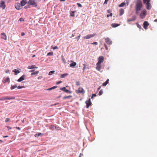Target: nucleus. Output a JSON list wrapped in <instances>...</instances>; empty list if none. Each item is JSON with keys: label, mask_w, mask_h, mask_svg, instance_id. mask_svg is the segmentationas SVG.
<instances>
[{"label": "nucleus", "mask_w": 157, "mask_h": 157, "mask_svg": "<svg viewBox=\"0 0 157 157\" xmlns=\"http://www.w3.org/2000/svg\"><path fill=\"white\" fill-rule=\"evenodd\" d=\"M143 8V5L141 0H136L135 2V8L136 13L139 14V11L141 10Z\"/></svg>", "instance_id": "nucleus-1"}, {"label": "nucleus", "mask_w": 157, "mask_h": 157, "mask_svg": "<svg viewBox=\"0 0 157 157\" xmlns=\"http://www.w3.org/2000/svg\"><path fill=\"white\" fill-rule=\"evenodd\" d=\"M147 14V11L145 10H143L140 15V17L141 19H144L146 15Z\"/></svg>", "instance_id": "nucleus-2"}, {"label": "nucleus", "mask_w": 157, "mask_h": 157, "mask_svg": "<svg viewBox=\"0 0 157 157\" xmlns=\"http://www.w3.org/2000/svg\"><path fill=\"white\" fill-rule=\"evenodd\" d=\"M76 93L77 94L82 93L84 94L85 93V91L82 87H80L78 90H76Z\"/></svg>", "instance_id": "nucleus-3"}, {"label": "nucleus", "mask_w": 157, "mask_h": 157, "mask_svg": "<svg viewBox=\"0 0 157 157\" xmlns=\"http://www.w3.org/2000/svg\"><path fill=\"white\" fill-rule=\"evenodd\" d=\"M6 7L5 2L3 1H1L0 2V7L3 9H4Z\"/></svg>", "instance_id": "nucleus-4"}, {"label": "nucleus", "mask_w": 157, "mask_h": 157, "mask_svg": "<svg viewBox=\"0 0 157 157\" xmlns=\"http://www.w3.org/2000/svg\"><path fill=\"white\" fill-rule=\"evenodd\" d=\"M95 34H92L87 35L85 36H84L83 38L84 39H89L91 37H93L95 36Z\"/></svg>", "instance_id": "nucleus-5"}, {"label": "nucleus", "mask_w": 157, "mask_h": 157, "mask_svg": "<svg viewBox=\"0 0 157 157\" xmlns=\"http://www.w3.org/2000/svg\"><path fill=\"white\" fill-rule=\"evenodd\" d=\"M102 68L101 63H98L96 64V69L98 71H100Z\"/></svg>", "instance_id": "nucleus-6"}, {"label": "nucleus", "mask_w": 157, "mask_h": 157, "mask_svg": "<svg viewBox=\"0 0 157 157\" xmlns=\"http://www.w3.org/2000/svg\"><path fill=\"white\" fill-rule=\"evenodd\" d=\"M15 8L18 10L21 9L22 8V7L21 6L20 3H17L15 5Z\"/></svg>", "instance_id": "nucleus-7"}, {"label": "nucleus", "mask_w": 157, "mask_h": 157, "mask_svg": "<svg viewBox=\"0 0 157 157\" xmlns=\"http://www.w3.org/2000/svg\"><path fill=\"white\" fill-rule=\"evenodd\" d=\"M86 108H88L90 105H91V102L90 101V98L89 100L86 101Z\"/></svg>", "instance_id": "nucleus-8"}, {"label": "nucleus", "mask_w": 157, "mask_h": 157, "mask_svg": "<svg viewBox=\"0 0 157 157\" xmlns=\"http://www.w3.org/2000/svg\"><path fill=\"white\" fill-rule=\"evenodd\" d=\"M13 98H10L7 96L3 97L2 98H0V100H10L12 99Z\"/></svg>", "instance_id": "nucleus-9"}, {"label": "nucleus", "mask_w": 157, "mask_h": 157, "mask_svg": "<svg viewBox=\"0 0 157 157\" xmlns=\"http://www.w3.org/2000/svg\"><path fill=\"white\" fill-rule=\"evenodd\" d=\"M149 25V24L147 21H145L144 22L143 24V27L144 29H147V27Z\"/></svg>", "instance_id": "nucleus-10"}, {"label": "nucleus", "mask_w": 157, "mask_h": 157, "mask_svg": "<svg viewBox=\"0 0 157 157\" xmlns=\"http://www.w3.org/2000/svg\"><path fill=\"white\" fill-rule=\"evenodd\" d=\"M104 60V57L102 56H100L98 58V63H101Z\"/></svg>", "instance_id": "nucleus-11"}, {"label": "nucleus", "mask_w": 157, "mask_h": 157, "mask_svg": "<svg viewBox=\"0 0 157 157\" xmlns=\"http://www.w3.org/2000/svg\"><path fill=\"white\" fill-rule=\"evenodd\" d=\"M105 41L106 43L108 44H112V41L109 38H105Z\"/></svg>", "instance_id": "nucleus-12"}, {"label": "nucleus", "mask_w": 157, "mask_h": 157, "mask_svg": "<svg viewBox=\"0 0 157 157\" xmlns=\"http://www.w3.org/2000/svg\"><path fill=\"white\" fill-rule=\"evenodd\" d=\"M60 90H62L63 91H64L65 92H66L67 93H71V92L69 90H68L65 87H63V88H60Z\"/></svg>", "instance_id": "nucleus-13"}, {"label": "nucleus", "mask_w": 157, "mask_h": 157, "mask_svg": "<svg viewBox=\"0 0 157 157\" xmlns=\"http://www.w3.org/2000/svg\"><path fill=\"white\" fill-rule=\"evenodd\" d=\"M136 19V17L135 16H134L132 17V18L128 19L127 20V21L128 22L134 21Z\"/></svg>", "instance_id": "nucleus-14"}, {"label": "nucleus", "mask_w": 157, "mask_h": 157, "mask_svg": "<svg viewBox=\"0 0 157 157\" xmlns=\"http://www.w3.org/2000/svg\"><path fill=\"white\" fill-rule=\"evenodd\" d=\"M1 38L5 40H6L7 39V36L6 34L4 33H2L1 34Z\"/></svg>", "instance_id": "nucleus-15"}, {"label": "nucleus", "mask_w": 157, "mask_h": 157, "mask_svg": "<svg viewBox=\"0 0 157 157\" xmlns=\"http://www.w3.org/2000/svg\"><path fill=\"white\" fill-rule=\"evenodd\" d=\"M146 4V8L147 10H150L151 9V6L149 2L145 3Z\"/></svg>", "instance_id": "nucleus-16"}, {"label": "nucleus", "mask_w": 157, "mask_h": 157, "mask_svg": "<svg viewBox=\"0 0 157 157\" xmlns=\"http://www.w3.org/2000/svg\"><path fill=\"white\" fill-rule=\"evenodd\" d=\"M27 3L26 0H22L21 2V5L22 7V6H24Z\"/></svg>", "instance_id": "nucleus-17"}, {"label": "nucleus", "mask_w": 157, "mask_h": 157, "mask_svg": "<svg viewBox=\"0 0 157 157\" xmlns=\"http://www.w3.org/2000/svg\"><path fill=\"white\" fill-rule=\"evenodd\" d=\"M25 77V75H22L19 79L17 80V81L18 82H20L23 80L24 79V78Z\"/></svg>", "instance_id": "nucleus-18"}, {"label": "nucleus", "mask_w": 157, "mask_h": 157, "mask_svg": "<svg viewBox=\"0 0 157 157\" xmlns=\"http://www.w3.org/2000/svg\"><path fill=\"white\" fill-rule=\"evenodd\" d=\"M120 24L112 23L111 24V25L112 27L115 28L120 26Z\"/></svg>", "instance_id": "nucleus-19"}, {"label": "nucleus", "mask_w": 157, "mask_h": 157, "mask_svg": "<svg viewBox=\"0 0 157 157\" xmlns=\"http://www.w3.org/2000/svg\"><path fill=\"white\" fill-rule=\"evenodd\" d=\"M72 63L70 64V67H75L76 65V63L75 62H73L72 61H71Z\"/></svg>", "instance_id": "nucleus-20"}, {"label": "nucleus", "mask_w": 157, "mask_h": 157, "mask_svg": "<svg viewBox=\"0 0 157 157\" xmlns=\"http://www.w3.org/2000/svg\"><path fill=\"white\" fill-rule=\"evenodd\" d=\"M120 15L121 16L124 13V10L123 9H121L119 10Z\"/></svg>", "instance_id": "nucleus-21"}, {"label": "nucleus", "mask_w": 157, "mask_h": 157, "mask_svg": "<svg viewBox=\"0 0 157 157\" xmlns=\"http://www.w3.org/2000/svg\"><path fill=\"white\" fill-rule=\"evenodd\" d=\"M13 72H15V75H16L17 74L19 73L20 71L16 69H14L13 70Z\"/></svg>", "instance_id": "nucleus-22"}, {"label": "nucleus", "mask_w": 157, "mask_h": 157, "mask_svg": "<svg viewBox=\"0 0 157 157\" xmlns=\"http://www.w3.org/2000/svg\"><path fill=\"white\" fill-rule=\"evenodd\" d=\"M68 73H65L61 75L60 76V78H64L65 77H66L68 75Z\"/></svg>", "instance_id": "nucleus-23"}, {"label": "nucleus", "mask_w": 157, "mask_h": 157, "mask_svg": "<svg viewBox=\"0 0 157 157\" xmlns=\"http://www.w3.org/2000/svg\"><path fill=\"white\" fill-rule=\"evenodd\" d=\"M109 79H107V80L105 82L102 84V85L104 86H106L107 84L109 83Z\"/></svg>", "instance_id": "nucleus-24"}, {"label": "nucleus", "mask_w": 157, "mask_h": 157, "mask_svg": "<svg viewBox=\"0 0 157 157\" xmlns=\"http://www.w3.org/2000/svg\"><path fill=\"white\" fill-rule=\"evenodd\" d=\"M39 73V71H36L35 72H33L31 74V75L32 76L34 75H37Z\"/></svg>", "instance_id": "nucleus-25"}, {"label": "nucleus", "mask_w": 157, "mask_h": 157, "mask_svg": "<svg viewBox=\"0 0 157 157\" xmlns=\"http://www.w3.org/2000/svg\"><path fill=\"white\" fill-rule=\"evenodd\" d=\"M61 57L63 62L64 64L66 63L67 62H66V60L65 59V58H64L62 56H61Z\"/></svg>", "instance_id": "nucleus-26"}, {"label": "nucleus", "mask_w": 157, "mask_h": 157, "mask_svg": "<svg viewBox=\"0 0 157 157\" xmlns=\"http://www.w3.org/2000/svg\"><path fill=\"white\" fill-rule=\"evenodd\" d=\"M57 86H54L52 87H51L50 88H48V89H47V90H53V89H54L55 88H57Z\"/></svg>", "instance_id": "nucleus-27"}, {"label": "nucleus", "mask_w": 157, "mask_h": 157, "mask_svg": "<svg viewBox=\"0 0 157 157\" xmlns=\"http://www.w3.org/2000/svg\"><path fill=\"white\" fill-rule=\"evenodd\" d=\"M55 128H56V127L54 125H51L49 126V128L52 130H53Z\"/></svg>", "instance_id": "nucleus-28"}, {"label": "nucleus", "mask_w": 157, "mask_h": 157, "mask_svg": "<svg viewBox=\"0 0 157 157\" xmlns=\"http://www.w3.org/2000/svg\"><path fill=\"white\" fill-rule=\"evenodd\" d=\"M125 3L124 2H123L121 3L120 4L119 6V7H123L124 5H125Z\"/></svg>", "instance_id": "nucleus-29"}, {"label": "nucleus", "mask_w": 157, "mask_h": 157, "mask_svg": "<svg viewBox=\"0 0 157 157\" xmlns=\"http://www.w3.org/2000/svg\"><path fill=\"white\" fill-rule=\"evenodd\" d=\"M72 97V96L71 95H69L67 96H65L63 98V99H65L66 98H71Z\"/></svg>", "instance_id": "nucleus-30"}, {"label": "nucleus", "mask_w": 157, "mask_h": 157, "mask_svg": "<svg viewBox=\"0 0 157 157\" xmlns=\"http://www.w3.org/2000/svg\"><path fill=\"white\" fill-rule=\"evenodd\" d=\"M17 87V86L16 85L11 86L10 87L11 90H13L15 88H16Z\"/></svg>", "instance_id": "nucleus-31"}, {"label": "nucleus", "mask_w": 157, "mask_h": 157, "mask_svg": "<svg viewBox=\"0 0 157 157\" xmlns=\"http://www.w3.org/2000/svg\"><path fill=\"white\" fill-rule=\"evenodd\" d=\"M34 65H33L31 66H29L28 67V68L29 69H31L34 68Z\"/></svg>", "instance_id": "nucleus-32"}, {"label": "nucleus", "mask_w": 157, "mask_h": 157, "mask_svg": "<svg viewBox=\"0 0 157 157\" xmlns=\"http://www.w3.org/2000/svg\"><path fill=\"white\" fill-rule=\"evenodd\" d=\"M41 134H42L40 132H39V133H38L37 134H35V137H38V136H40Z\"/></svg>", "instance_id": "nucleus-33"}, {"label": "nucleus", "mask_w": 157, "mask_h": 157, "mask_svg": "<svg viewBox=\"0 0 157 157\" xmlns=\"http://www.w3.org/2000/svg\"><path fill=\"white\" fill-rule=\"evenodd\" d=\"M55 72L54 71H50L48 75H52V74H53Z\"/></svg>", "instance_id": "nucleus-34"}, {"label": "nucleus", "mask_w": 157, "mask_h": 157, "mask_svg": "<svg viewBox=\"0 0 157 157\" xmlns=\"http://www.w3.org/2000/svg\"><path fill=\"white\" fill-rule=\"evenodd\" d=\"M53 55V52H49L48 53L47 55V56H52Z\"/></svg>", "instance_id": "nucleus-35"}, {"label": "nucleus", "mask_w": 157, "mask_h": 157, "mask_svg": "<svg viewBox=\"0 0 157 157\" xmlns=\"http://www.w3.org/2000/svg\"><path fill=\"white\" fill-rule=\"evenodd\" d=\"M144 3L145 4L148 2H149L150 0H143Z\"/></svg>", "instance_id": "nucleus-36"}, {"label": "nucleus", "mask_w": 157, "mask_h": 157, "mask_svg": "<svg viewBox=\"0 0 157 157\" xmlns=\"http://www.w3.org/2000/svg\"><path fill=\"white\" fill-rule=\"evenodd\" d=\"M102 94H103V91H102V90H101L99 91V93H98V95L99 96H100V95H101Z\"/></svg>", "instance_id": "nucleus-37"}, {"label": "nucleus", "mask_w": 157, "mask_h": 157, "mask_svg": "<svg viewBox=\"0 0 157 157\" xmlns=\"http://www.w3.org/2000/svg\"><path fill=\"white\" fill-rule=\"evenodd\" d=\"M5 82H10V78H6L5 80Z\"/></svg>", "instance_id": "nucleus-38"}, {"label": "nucleus", "mask_w": 157, "mask_h": 157, "mask_svg": "<svg viewBox=\"0 0 157 157\" xmlns=\"http://www.w3.org/2000/svg\"><path fill=\"white\" fill-rule=\"evenodd\" d=\"M77 5H78V7H82V5L80 3H77Z\"/></svg>", "instance_id": "nucleus-39"}, {"label": "nucleus", "mask_w": 157, "mask_h": 157, "mask_svg": "<svg viewBox=\"0 0 157 157\" xmlns=\"http://www.w3.org/2000/svg\"><path fill=\"white\" fill-rule=\"evenodd\" d=\"M51 48H52L54 50H55V49H58V47L57 46H55V47H54L53 48L52 47V46H51Z\"/></svg>", "instance_id": "nucleus-40"}, {"label": "nucleus", "mask_w": 157, "mask_h": 157, "mask_svg": "<svg viewBox=\"0 0 157 157\" xmlns=\"http://www.w3.org/2000/svg\"><path fill=\"white\" fill-rule=\"evenodd\" d=\"M137 27L139 28L140 29H141V27L139 24H137Z\"/></svg>", "instance_id": "nucleus-41"}, {"label": "nucleus", "mask_w": 157, "mask_h": 157, "mask_svg": "<svg viewBox=\"0 0 157 157\" xmlns=\"http://www.w3.org/2000/svg\"><path fill=\"white\" fill-rule=\"evenodd\" d=\"M19 20L20 21H24V18H20L19 19Z\"/></svg>", "instance_id": "nucleus-42"}, {"label": "nucleus", "mask_w": 157, "mask_h": 157, "mask_svg": "<svg viewBox=\"0 0 157 157\" xmlns=\"http://www.w3.org/2000/svg\"><path fill=\"white\" fill-rule=\"evenodd\" d=\"M76 84L77 86H79L80 85V84L79 82L77 81L76 82Z\"/></svg>", "instance_id": "nucleus-43"}, {"label": "nucleus", "mask_w": 157, "mask_h": 157, "mask_svg": "<svg viewBox=\"0 0 157 157\" xmlns=\"http://www.w3.org/2000/svg\"><path fill=\"white\" fill-rule=\"evenodd\" d=\"M109 0H105V2L103 4H107L108 3V2Z\"/></svg>", "instance_id": "nucleus-44"}, {"label": "nucleus", "mask_w": 157, "mask_h": 157, "mask_svg": "<svg viewBox=\"0 0 157 157\" xmlns=\"http://www.w3.org/2000/svg\"><path fill=\"white\" fill-rule=\"evenodd\" d=\"M17 88L18 89H21L22 88H24V86H17Z\"/></svg>", "instance_id": "nucleus-45"}, {"label": "nucleus", "mask_w": 157, "mask_h": 157, "mask_svg": "<svg viewBox=\"0 0 157 157\" xmlns=\"http://www.w3.org/2000/svg\"><path fill=\"white\" fill-rule=\"evenodd\" d=\"M10 118H7L6 119L5 121L6 122H8L10 121Z\"/></svg>", "instance_id": "nucleus-46"}, {"label": "nucleus", "mask_w": 157, "mask_h": 157, "mask_svg": "<svg viewBox=\"0 0 157 157\" xmlns=\"http://www.w3.org/2000/svg\"><path fill=\"white\" fill-rule=\"evenodd\" d=\"M113 14L112 13H111L109 15L108 14L107 16V17H108L109 16L112 17V16Z\"/></svg>", "instance_id": "nucleus-47"}, {"label": "nucleus", "mask_w": 157, "mask_h": 157, "mask_svg": "<svg viewBox=\"0 0 157 157\" xmlns=\"http://www.w3.org/2000/svg\"><path fill=\"white\" fill-rule=\"evenodd\" d=\"M62 82V81H59V82H57L56 83V84L57 85H58V84H60V83H61Z\"/></svg>", "instance_id": "nucleus-48"}, {"label": "nucleus", "mask_w": 157, "mask_h": 157, "mask_svg": "<svg viewBox=\"0 0 157 157\" xmlns=\"http://www.w3.org/2000/svg\"><path fill=\"white\" fill-rule=\"evenodd\" d=\"M91 44L97 45L98 44V43L97 42H94L92 43Z\"/></svg>", "instance_id": "nucleus-49"}, {"label": "nucleus", "mask_w": 157, "mask_h": 157, "mask_svg": "<svg viewBox=\"0 0 157 157\" xmlns=\"http://www.w3.org/2000/svg\"><path fill=\"white\" fill-rule=\"evenodd\" d=\"M80 36H81V35L80 34H79V36L77 37L76 38H78V40H79Z\"/></svg>", "instance_id": "nucleus-50"}, {"label": "nucleus", "mask_w": 157, "mask_h": 157, "mask_svg": "<svg viewBox=\"0 0 157 157\" xmlns=\"http://www.w3.org/2000/svg\"><path fill=\"white\" fill-rule=\"evenodd\" d=\"M96 96V94H92V96L91 97V98H92Z\"/></svg>", "instance_id": "nucleus-51"}, {"label": "nucleus", "mask_w": 157, "mask_h": 157, "mask_svg": "<svg viewBox=\"0 0 157 157\" xmlns=\"http://www.w3.org/2000/svg\"><path fill=\"white\" fill-rule=\"evenodd\" d=\"M59 104V103H56L53 105H52L51 106H53V105H57L58 104Z\"/></svg>", "instance_id": "nucleus-52"}, {"label": "nucleus", "mask_w": 157, "mask_h": 157, "mask_svg": "<svg viewBox=\"0 0 157 157\" xmlns=\"http://www.w3.org/2000/svg\"><path fill=\"white\" fill-rule=\"evenodd\" d=\"M42 78V77L41 76H39L37 78L39 79H41Z\"/></svg>", "instance_id": "nucleus-53"}, {"label": "nucleus", "mask_w": 157, "mask_h": 157, "mask_svg": "<svg viewBox=\"0 0 157 157\" xmlns=\"http://www.w3.org/2000/svg\"><path fill=\"white\" fill-rule=\"evenodd\" d=\"M83 65H84V67L83 68V71H84V69H85V67H86V66H85V64H83Z\"/></svg>", "instance_id": "nucleus-54"}, {"label": "nucleus", "mask_w": 157, "mask_h": 157, "mask_svg": "<svg viewBox=\"0 0 157 157\" xmlns=\"http://www.w3.org/2000/svg\"><path fill=\"white\" fill-rule=\"evenodd\" d=\"M25 35V33H21V35L22 36H24Z\"/></svg>", "instance_id": "nucleus-55"}, {"label": "nucleus", "mask_w": 157, "mask_h": 157, "mask_svg": "<svg viewBox=\"0 0 157 157\" xmlns=\"http://www.w3.org/2000/svg\"><path fill=\"white\" fill-rule=\"evenodd\" d=\"M9 71H10L9 70H7L6 71V73H8L9 72Z\"/></svg>", "instance_id": "nucleus-56"}, {"label": "nucleus", "mask_w": 157, "mask_h": 157, "mask_svg": "<svg viewBox=\"0 0 157 157\" xmlns=\"http://www.w3.org/2000/svg\"><path fill=\"white\" fill-rule=\"evenodd\" d=\"M70 15L72 17H74L75 15L74 13H73V14H71Z\"/></svg>", "instance_id": "nucleus-57"}, {"label": "nucleus", "mask_w": 157, "mask_h": 157, "mask_svg": "<svg viewBox=\"0 0 157 157\" xmlns=\"http://www.w3.org/2000/svg\"><path fill=\"white\" fill-rule=\"evenodd\" d=\"M7 128L8 129H12V128L9 126H7Z\"/></svg>", "instance_id": "nucleus-58"}, {"label": "nucleus", "mask_w": 157, "mask_h": 157, "mask_svg": "<svg viewBox=\"0 0 157 157\" xmlns=\"http://www.w3.org/2000/svg\"><path fill=\"white\" fill-rule=\"evenodd\" d=\"M101 88V86H100L98 87V90H100V89Z\"/></svg>", "instance_id": "nucleus-59"}, {"label": "nucleus", "mask_w": 157, "mask_h": 157, "mask_svg": "<svg viewBox=\"0 0 157 157\" xmlns=\"http://www.w3.org/2000/svg\"><path fill=\"white\" fill-rule=\"evenodd\" d=\"M16 128L19 130H20L21 129L19 127H16Z\"/></svg>", "instance_id": "nucleus-60"}, {"label": "nucleus", "mask_w": 157, "mask_h": 157, "mask_svg": "<svg viewBox=\"0 0 157 157\" xmlns=\"http://www.w3.org/2000/svg\"><path fill=\"white\" fill-rule=\"evenodd\" d=\"M8 137V136H4L3 137L4 138H6V137Z\"/></svg>", "instance_id": "nucleus-61"}, {"label": "nucleus", "mask_w": 157, "mask_h": 157, "mask_svg": "<svg viewBox=\"0 0 157 157\" xmlns=\"http://www.w3.org/2000/svg\"><path fill=\"white\" fill-rule=\"evenodd\" d=\"M75 36V35L72 34V35H71V37H74Z\"/></svg>", "instance_id": "nucleus-62"}, {"label": "nucleus", "mask_w": 157, "mask_h": 157, "mask_svg": "<svg viewBox=\"0 0 157 157\" xmlns=\"http://www.w3.org/2000/svg\"><path fill=\"white\" fill-rule=\"evenodd\" d=\"M34 68H38V67H36L35 65H34Z\"/></svg>", "instance_id": "nucleus-63"}, {"label": "nucleus", "mask_w": 157, "mask_h": 157, "mask_svg": "<svg viewBox=\"0 0 157 157\" xmlns=\"http://www.w3.org/2000/svg\"><path fill=\"white\" fill-rule=\"evenodd\" d=\"M154 21L157 22V19H156L154 20Z\"/></svg>", "instance_id": "nucleus-64"}]
</instances>
